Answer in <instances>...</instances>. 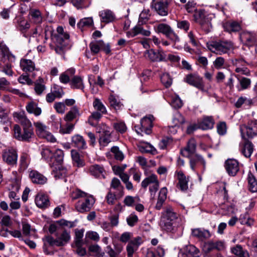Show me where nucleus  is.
Wrapping results in <instances>:
<instances>
[{
    "mask_svg": "<svg viewBox=\"0 0 257 257\" xmlns=\"http://www.w3.org/2000/svg\"><path fill=\"white\" fill-rule=\"evenodd\" d=\"M50 38L55 44V51L63 58L66 51L70 48L69 35L64 32L62 27L59 26L56 31L51 26H47L45 28V39Z\"/></svg>",
    "mask_w": 257,
    "mask_h": 257,
    "instance_id": "1",
    "label": "nucleus"
},
{
    "mask_svg": "<svg viewBox=\"0 0 257 257\" xmlns=\"http://www.w3.org/2000/svg\"><path fill=\"white\" fill-rule=\"evenodd\" d=\"M181 222L179 214L171 207L169 206L163 213L160 224L162 229L174 233L181 225Z\"/></svg>",
    "mask_w": 257,
    "mask_h": 257,
    "instance_id": "2",
    "label": "nucleus"
},
{
    "mask_svg": "<svg viewBox=\"0 0 257 257\" xmlns=\"http://www.w3.org/2000/svg\"><path fill=\"white\" fill-rule=\"evenodd\" d=\"M133 233L130 232L123 233L120 237V241L122 242L129 241L126 246L127 257H133L134 254L137 251L139 246L143 243V240L140 236H137L133 239Z\"/></svg>",
    "mask_w": 257,
    "mask_h": 257,
    "instance_id": "3",
    "label": "nucleus"
},
{
    "mask_svg": "<svg viewBox=\"0 0 257 257\" xmlns=\"http://www.w3.org/2000/svg\"><path fill=\"white\" fill-rule=\"evenodd\" d=\"M193 17L194 21L200 25L203 31L206 33L211 31V21L214 18L213 14L208 13L204 10H199L194 13Z\"/></svg>",
    "mask_w": 257,
    "mask_h": 257,
    "instance_id": "4",
    "label": "nucleus"
},
{
    "mask_svg": "<svg viewBox=\"0 0 257 257\" xmlns=\"http://www.w3.org/2000/svg\"><path fill=\"white\" fill-rule=\"evenodd\" d=\"M93 106L95 111L92 112L89 116L88 123L91 126H95L97 124L98 121L101 118L102 115L106 113L107 110L102 102L97 98L94 100Z\"/></svg>",
    "mask_w": 257,
    "mask_h": 257,
    "instance_id": "5",
    "label": "nucleus"
},
{
    "mask_svg": "<svg viewBox=\"0 0 257 257\" xmlns=\"http://www.w3.org/2000/svg\"><path fill=\"white\" fill-rule=\"evenodd\" d=\"M207 45L209 50L218 55L227 53L233 47L231 42L227 41H212Z\"/></svg>",
    "mask_w": 257,
    "mask_h": 257,
    "instance_id": "6",
    "label": "nucleus"
},
{
    "mask_svg": "<svg viewBox=\"0 0 257 257\" xmlns=\"http://www.w3.org/2000/svg\"><path fill=\"white\" fill-rule=\"evenodd\" d=\"M82 199L75 204L76 210L80 213L89 211L95 203V198L92 195L86 193V195Z\"/></svg>",
    "mask_w": 257,
    "mask_h": 257,
    "instance_id": "7",
    "label": "nucleus"
},
{
    "mask_svg": "<svg viewBox=\"0 0 257 257\" xmlns=\"http://www.w3.org/2000/svg\"><path fill=\"white\" fill-rule=\"evenodd\" d=\"M154 117L152 115H149L144 117L141 121V124L135 126V130L138 134L143 136V133L149 135L151 133V128L153 126V122Z\"/></svg>",
    "mask_w": 257,
    "mask_h": 257,
    "instance_id": "8",
    "label": "nucleus"
},
{
    "mask_svg": "<svg viewBox=\"0 0 257 257\" xmlns=\"http://www.w3.org/2000/svg\"><path fill=\"white\" fill-rule=\"evenodd\" d=\"M156 32L166 36L167 38L172 41L175 44L180 41L179 37L168 24L164 23L158 24L156 27Z\"/></svg>",
    "mask_w": 257,
    "mask_h": 257,
    "instance_id": "9",
    "label": "nucleus"
},
{
    "mask_svg": "<svg viewBox=\"0 0 257 257\" xmlns=\"http://www.w3.org/2000/svg\"><path fill=\"white\" fill-rule=\"evenodd\" d=\"M34 125L36 127V133L40 138H44L51 143L56 141V139L49 132L48 127L43 123L37 121L34 122Z\"/></svg>",
    "mask_w": 257,
    "mask_h": 257,
    "instance_id": "10",
    "label": "nucleus"
},
{
    "mask_svg": "<svg viewBox=\"0 0 257 257\" xmlns=\"http://www.w3.org/2000/svg\"><path fill=\"white\" fill-rule=\"evenodd\" d=\"M214 123V120L211 116H206L197 124H194L189 126L187 132L188 134H190L199 128L203 130L211 129L213 127Z\"/></svg>",
    "mask_w": 257,
    "mask_h": 257,
    "instance_id": "11",
    "label": "nucleus"
},
{
    "mask_svg": "<svg viewBox=\"0 0 257 257\" xmlns=\"http://www.w3.org/2000/svg\"><path fill=\"white\" fill-rule=\"evenodd\" d=\"M14 137L18 140L21 141H28L33 136L32 127H24L22 132L20 126L15 124L14 126Z\"/></svg>",
    "mask_w": 257,
    "mask_h": 257,
    "instance_id": "12",
    "label": "nucleus"
},
{
    "mask_svg": "<svg viewBox=\"0 0 257 257\" xmlns=\"http://www.w3.org/2000/svg\"><path fill=\"white\" fill-rule=\"evenodd\" d=\"M145 55L152 62H166L167 61L165 52L160 47L156 51L153 49L147 50Z\"/></svg>",
    "mask_w": 257,
    "mask_h": 257,
    "instance_id": "13",
    "label": "nucleus"
},
{
    "mask_svg": "<svg viewBox=\"0 0 257 257\" xmlns=\"http://www.w3.org/2000/svg\"><path fill=\"white\" fill-rule=\"evenodd\" d=\"M2 157L3 161L8 165L13 166L17 164L18 153L14 148L4 149L2 152Z\"/></svg>",
    "mask_w": 257,
    "mask_h": 257,
    "instance_id": "14",
    "label": "nucleus"
},
{
    "mask_svg": "<svg viewBox=\"0 0 257 257\" xmlns=\"http://www.w3.org/2000/svg\"><path fill=\"white\" fill-rule=\"evenodd\" d=\"M169 4V0H153L151 7L159 15L166 16L168 14Z\"/></svg>",
    "mask_w": 257,
    "mask_h": 257,
    "instance_id": "15",
    "label": "nucleus"
},
{
    "mask_svg": "<svg viewBox=\"0 0 257 257\" xmlns=\"http://www.w3.org/2000/svg\"><path fill=\"white\" fill-rule=\"evenodd\" d=\"M240 131L242 137H244L245 134L249 138H252L257 136V121L251 120L247 125H241Z\"/></svg>",
    "mask_w": 257,
    "mask_h": 257,
    "instance_id": "16",
    "label": "nucleus"
},
{
    "mask_svg": "<svg viewBox=\"0 0 257 257\" xmlns=\"http://www.w3.org/2000/svg\"><path fill=\"white\" fill-rule=\"evenodd\" d=\"M185 81L189 84L199 89L203 90L204 87L202 78L196 74H190L184 78Z\"/></svg>",
    "mask_w": 257,
    "mask_h": 257,
    "instance_id": "17",
    "label": "nucleus"
},
{
    "mask_svg": "<svg viewBox=\"0 0 257 257\" xmlns=\"http://www.w3.org/2000/svg\"><path fill=\"white\" fill-rule=\"evenodd\" d=\"M50 165L52 168V174L56 179L63 178L67 176V169L62 164H55L52 163L50 164Z\"/></svg>",
    "mask_w": 257,
    "mask_h": 257,
    "instance_id": "18",
    "label": "nucleus"
},
{
    "mask_svg": "<svg viewBox=\"0 0 257 257\" xmlns=\"http://www.w3.org/2000/svg\"><path fill=\"white\" fill-rule=\"evenodd\" d=\"M199 250L193 245L186 246L178 253V257H200Z\"/></svg>",
    "mask_w": 257,
    "mask_h": 257,
    "instance_id": "19",
    "label": "nucleus"
},
{
    "mask_svg": "<svg viewBox=\"0 0 257 257\" xmlns=\"http://www.w3.org/2000/svg\"><path fill=\"white\" fill-rule=\"evenodd\" d=\"M224 167L228 174L231 176H234L239 170V163L235 159H227L225 162Z\"/></svg>",
    "mask_w": 257,
    "mask_h": 257,
    "instance_id": "20",
    "label": "nucleus"
},
{
    "mask_svg": "<svg viewBox=\"0 0 257 257\" xmlns=\"http://www.w3.org/2000/svg\"><path fill=\"white\" fill-rule=\"evenodd\" d=\"M88 172L90 175L96 178H105V170L102 165L94 164L88 168Z\"/></svg>",
    "mask_w": 257,
    "mask_h": 257,
    "instance_id": "21",
    "label": "nucleus"
},
{
    "mask_svg": "<svg viewBox=\"0 0 257 257\" xmlns=\"http://www.w3.org/2000/svg\"><path fill=\"white\" fill-rule=\"evenodd\" d=\"M196 149V143L194 139H190L186 147L181 150V154L185 157H190L194 155Z\"/></svg>",
    "mask_w": 257,
    "mask_h": 257,
    "instance_id": "22",
    "label": "nucleus"
},
{
    "mask_svg": "<svg viewBox=\"0 0 257 257\" xmlns=\"http://www.w3.org/2000/svg\"><path fill=\"white\" fill-rule=\"evenodd\" d=\"M99 16L100 19V22L104 24L112 22L115 19L113 12L108 9L100 11L99 12Z\"/></svg>",
    "mask_w": 257,
    "mask_h": 257,
    "instance_id": "23",
    "label": "nucleus"
},
{
    "mask_svg": "<svg viewBox=\"0 0 257 257\" xmlns=\"http://www.w3.org/2000/svg\"><path fill=\"white\" fill-rule=\"evenodd\" d=\"M191 235L199 240L208 239L211 236L210 232L206 229L201 228L191 229Z\"/></svg>",
    "mask_w": 257,
    "mask_h": 257,
    "instance_id": "24",
    "label": "nucleus"
},
{
    "mask_svg": "<svg viewBox=\"0 0 257 257\" xmlns=\"http://www.w3.org/2000/svg\"><path fill=\"white\" fill-rule=\"evenodd\" d=\"M29 177L32 182L35 184L43 185L47 181L46 177L36 170H32L30 172Z\"/></svg>",
    "mask_w": 257,
    "mask_h": 257,
    "instance_id": "25",
    "label": "nucleus"
},
{
    "mask_svg": "<svg viewBox=\"0 0 257 257\" xmlns=\"http://www.w3.org/2000/svg\"><path fill=\"white\" fill-rule=\"evenodd\" d=\"M190 165L192 170H195L200 165L205 166V161L202 156L198 154H194L190 156Z\"/></svg>",
    "mask_w": 257,
    "mask_h": 257,
    "instance_id": "26",
    "label": "nucleus"
},
{
    "mask_svg": "<svg viewBox=\"0 0 257 257\" xmlns=\"http://www.w3.org/2000/svg\"><path fill=\"white\" fill-rule=\"evenodd\" d=\"M233 64L235 66V72L241 74L249 76L250 72L247 68L245 67V62L242 60H235Z\"/></svg>",
    "mask_w": 257,
    "mask_h": 257,
    "instance_id": "27",
    "label": "nucleus"
},
{
    "mask_svg": "<svg viewBox=\"0 0 257 257\" xmlns=\"http://www.w3.org/2000/svg\"><path fill=\"white\" fill-rule=\"evenodd\" d=\"M35 203L40 208H47L50 205L48 196L42 193H38L35 197Z\"/></svg>",
    "mask_w": 257,
    "mask_h": 257,
    "instance_id": "28",
    "label": "nucleus"
},
{
    "mask_svg": "<svg viewBox=\"0 0 257 257\" xmlns=\"http://www.w3.org/2000/svg\"><path fill=\"white\" fill-rule=\"evenodd\" d=\"M13 115L17 119V121L23 125V128L32 127L31 121L27 117L24 112H15Z\"/></svg>",
    "mask_w": 257,
    "mask_h": 257,
    "instance_id": "29",
    "label": "nucleus"
},
{
    "mask_svg": "<svg viewBox=\"0 0 257 257\" xmlns=\"http://www.w3.org/2000/svg\"><path fill=\"white\" fill-rule=\"evenodd\" d=\"M13 115L17 119V121L23 125V128L32 127L31 121L27 117L24 112H15Z\"/></svg>",
    "mask_w": 257,
    "mask_h": 257,
    "instance_id": "30",
    "label": "nucleus"
},
{
    "mask_svg": "<svg viewBox=\"0 0 257 257\" xmlns=\"http://www.w3.org/2000/svg\"><path fill=\"white\" fill-rule=\"evenodd\" d=\"M232 257H249L248 251L242 247L241 245L237 244L230 248Z\"/></svg>",
    "mask_w": 257,
    "mask_h": 257,
    "instance_id": "31",
    "label": "nucleus"
},
{
    "mask_svg": "<svg viewBox=\"0 0 257 257\" xmlns=\"http://www.w3.org/2000/svg\"><path fill=\"white\" fill-rule=\"evenodd\" d=\"M0 52L3 57L7 58L10 62L15 61V56L10 52L9 48L3 41L0 43Z\"/></svg>",
    "mask_w": 257,
    "mask_h": 257,
    "instance_id": "32",
    "label": "nucleus"
},
{
    "mask_svg": "<svg viewBox=\"0 0 257 257\" xmlns=\"http://www.w3.org/2000/svg\"><path fill=\"white\" fill-rule=\"evenodd\" d=\"M114 189L115 190V192L117 193L118 197H122L124 195V188L121 184L119 180L116 178H113L110 183V189Z\"/></svg>",
    "mask_w": 257,
    "mask_h": 257,
    "instance_id": "33",
    "label": "nucleus"
},
{
    "mask_svg": "<svg viewBox=\"0 0 257 257\" xmlns=\"http://www.w3.org/2000/svg\"><path fill=\"white\" fill-rule=\"evenodd\" d=\"M20 67L26 72H32L35 69V63L30 59L23 58L20 60Z\"/></svg>",
    "mask_w": 257,
    "mask_h": 257,
    "instance_id": "34",
    "label": "nucleus"
},
{
    "mask_svg": "<svg viewBox=\"0 0 257 257\" xmlns=\"http://www.w3.org/2000/svg\"><path fill=\"white\" fill-rule=\"evenodd\" d=\"M70 86L72 89L83 90L85 86L83 78L80 76H74L70 81Z\"/></svg>",
    "mask_w": 257,
    "mask_h": 257,
    "instance_id": "35",
    "label": "nucleus"
},
{
    "mask_svg": "<svg viewBox=\"0 0 257 257\" xmlns=\"http://www.w3.org/2000/svg\"><path fill=\"white\" fill-rule=\"evenodd\" d=\"M240 38L243 43L248 46L253 45L255 41L254 34L248 32L242 33L240 35Z\"/></svg>",
    "mask_w": 257,
    "mask_h": 257,
    "instance_id": "36",
    "label": "nucleus"
},
{
    "mask_svg": "<svg viewBox=\"0 0 257 257\" xmlns=\"http://www.w3.org/2000/svg\"><path fill=\"white\" fill-rule=\"evenodd\" d=\"M30 21L36 24H41L43 20L41 12L37 9H32L29 12Z\"/></svg>",
    "mask_w": 257,
    "mask_h": 257,
    "instance_id": "37",
    "label": "nucleus"
},
{
    "mask_svg": "<svg viewBox=\"0 0 257 257\" xmlns=\"http://www.w3.org/2000/svg\"><path fill=\"white\" fill-rule=\"evenodd\" d=\"M168 190L166 187H163L160 190L155 208L157 210H160L165 202Z\"/></svg>",
    "mask_w": 257,
    "mask_h": 257,
    "instance_id": "38",
    "label": "nucleus"
},
{
    "mask_svg": "<svg viewBox=\"0 0 257 257\" xmlns=\"http://www.w3.org/2000/svg\"><path fill=\"white\" fill-rule=\"evenodd\" d=\"M72 143L75 147L79 149H85L87 148L85 140L79 135H75L72 137Z\"/></svg>",
    "mask_w": 257,
    "mask_h": 257,
    "instance_id": "39",
    "label": "nucleus"
},
{
    "mask_svg": "<svg viewBox=\"0 0 257 257\" xmlns=\"http://www.w3.org/2000/svg\"><path fill=\"white\" fill-rule=\"evenodd\" d=\"M241 153L246 158L251 156L253 151V146L252 144L246 141L240 146Z\"/></svg>",
    "mask_w": 257,
    "mask_h": 257,
    "instance_id": "40",
    "label": "nucleus"
},
{
    "mask_svg": "<svg viewBox=\"0 0 257 257\" xmlns=\"http://www.w3.org/2000/svg\"><path fill=\"white\" fill-rule=\"evenodd\" d=\"M235 76L237 78L239 84V86L238 87V91L245 90L248 89L250 87L251 83L250 79L236 75Z\"/></svg>",
    "mask_w": 257,
    "mask_h": 257,
    "instance_id": "41",
    "label": "nucleus"
},
{
    "mask_svg": "<svg viewBox=\"0 0 257 257\" xmlns=\"http://www.w3.org/2000/svg\"><path fill=\"white\" fill-rule=\"evenodd\" d=\"M70 239V232L64 230L59 236L56 238V246H62L66 244Z\"/></svg>",
    "mask_w": 257,
    "mask_h": 257,
    "instance_id": "42",
    "label": "nucleus"
},
{
    "mask_svg": "<svg viewBox=\"0 0 257 257\" xmlns=\"http://www.w3.org/2000/svg\"><path fill=\"white\" fill-rule=\"evenodd\" d=\"M177 178L178 180V185L182 191H186L188 189V178H187L183 172H178Z\"/></svg>",
    "mask_w": 257,
    "mask_h": 257,
    "instance_id": "43",
    "label": "nucleus"
},
{
    "mask_svg": "<svg viewBox=\"0 0 257 257\" xmlns=\"http://www.w3.org/2000/svg\"><path fill=\"white\" fill-rule=\"evenodd\" d=\"M27 111L29 113H33L35 116H39L42 113L41 108L38 106V104L34 101L28 102L26 106Z\"/></svg>",
    "mask_w": 257,
    "mask_h": 257,
    "instance_id": "44",
    "label": "nucleus"
},
{
    "mask_svg": "<svg viewBox=\"0 0 257 257\" xmlns=\"http://www.w3.org/2000/svg\"><path fill=\"white\" fill-rule=\"evenodd\" d=\"M79 110L77 106H73L66 114L64 119L66 121H71L80 115Z\"/></svg>",
    "mask_w": 257,
    "mask_h": 257,
    "instance_id": "45",
    "label": "nucleus"
},
{
    "mask_svg": "<svg viewBox=\"0 0 257 257\" xmlns=\"http://www.w3.org/2000/svg\"><path fill=\"white\" fill-rule=\"evenodd\" d=\"M247 179L248 190L252 193L257 192V180L255 176L251 172H249Z\"/></svg>",
    "mask_w": 257,
    "mask_h": 257,
    "instance_id": "46",
    "label": "nucleus"
},
{
    "mask_svg": "<svg viewBox=\"0 0 257 257\" xmlns=\"http://www.w3.org/2000/svg\"><path fill=\"white\" fill-rule=\"evenodd\" d=\"M223 27L225 31L229 33L239 31L241 29L240 24L235 21H229L225 23L223 25Z\"/></svg>",
    "mask_w": 257,
    "mask_h": 257,
    "instance_id": "47",
    "label": "nucleus"
},
{
    "mask_svg": "<svg viewBox=\"0 0 257 257\" xmlns=\"http://www.w3.org/2000/svg\"><path fill=\"white\" fill-rule=\"evenodd\" d=\"M158 180L157 176L155 174H152L143 180L141 186L143 188L146 189L148 186L150 187Z\"/></svg>",
    "mask_w": 257,
    "mask_h": 257,
    "instance_id": "48",
    "label": "nucleus"
},
{
    "mask_svg": "<svg viewBox=\"0 0 257 257\" xmlns=\"http://www.w3.org/2000/svg\"><path fill=\"white\" fill-rule=\"evenodd\" d=\"M71 157L74 165L78 167L84 166V162L80 158L79 153L75 150H72L71 152Z\"/></svg>",
    "mask_w": 257,
    "mask_h": 257,
    "instance_id": "49",
    "label": "nucleus"
},
{
    "mask_svg": "<svg viewBox=\"0 0 257 257\" xmlns=\"http://www.w3.org/2000/svg\"><path fill=\"white\" fill-rule=\"evenodd\" d=\"M239 221L241 224L246 225L248 226L252 225L254 222V220L249 216L247 213L241 214Z\"/></svg>",
    "mask_w": 257,
    "mask_h": 257,
    "instance_id": "50",
    "label": "nucleus"
},
{
    "mask_svg": "<svg viewBox=\"0 0 257 257\" xmlns=\"http://www.w3.org/2000/svg\"><path fill=\"white\" fill-rule=\"evenodd\" d=\"M121 197L117 196V193L113 192L111 189H109L105 197V199L109 205H113L114 203L115 200L119 199Z\"/></svg>",
    "mask_w": 257,
    "mask_h": 257,
    "instance_id": "51",
    "label": "nucleus"
},
{
    "mask_svg": "<svg viewBox=\"0 0 257 257\" xmlns=\"http://www.w3.org/2000/svg\"><path fill=\"white\" fill-rule=\"evenodd\" d=\"M108 99L110 106L115 110L120 109L122 106V103L118 100L116 96L113 94L110 95Z\"/></svg>",
    "mask_w": 257,
    "mask_h": 257,
    "instance_id": "52",
    "label": "nucleus"
},
{
    "mask_svg": "<svg viewBox=\"0 0 257 257\" xmlns=\"http://www.w3.org/2000/svg\"><path fill=\"white\" fill-rule=\"evenodd\" d=\"M30 162L29 156L26 153H23L20 158V166L22 170H25Z\"/></svg>",
    "mask_w": 257,
    "mask_h": 257,
    "instance_id": "53",
    "label": "nucleus"
},
{
    "mask_svg": "<svg viewBox=\"0 0 257 257\" xmlns=\"http://www.w3.org/2000/svg\"><path fill=\"white\" fill-rule=\"evenodd\" d=\"M110 136V132L100 135L99 139L100 145L102 147L106 146L111 142Z\"/></svg>",
    "mask_w": 257,
    "mask_h": 257,
    "instance_id": "54",
    "label": "nucleus"
},
{
    "mask_svg": "<svg viewBox=\"0 0 257 257\" xmlns=\"http://www.w3.org/2000/svg\"><path fill=\"white\" fill-rule=\"evenodd\" d=\"M53 157L55 159V164H62L64 160V153L61 149H57L53 154Z\"/></svg>",
    "mask_w": 257,
    "mask_h": 257,
    "instance_id": "55",
    "label": "nucleus"
},
{
    "mask_svg": "<svg viewBox=\"0 0 257 257\" xmlns=\"http://www.w3.org/2000/svg\"><path fill=\"white\" fill-rule=\"evenodd\" d=\"M74 6L77 9L86 8L90 4V0H71Z\"/></svg>",
    "mask_w": 257,
    "mask_h": 257,
    "instance_id": "56",
    "label": "nucleus"
},
{
    "mask_svg": "<svg viewBox=\"0 0 257 257\" xmlns=\"http://www.w3.org/2000/svg\"><path fill=\"white\" fill-rule=\"evenodd\" d=\"M52 92L57 97V98H61L65 95L63 87L57 84L53 85Z\"/></svg>",
    "mask_w": 257,
    "mask_h": 257,
    "instance_id": "57",
    "label": "nucleus"
},
{
    "mask_svg": "<svg viewBox=\"0 0 257 257\" xmlns=\"http://www.w3.org/2000/svg\"><path fill=\"white\" fill-rule=\"evenodd\" d=\"M101 44H102V40L96 41L90 43L89 47L93 54H96L99 52L101 49Z\"/></svg>",
    "mask_w": 257,
    "mask_h": 257,
    "instance_id": "58",
    "label": "nucleus"
},
{
    "mask_svg": "<svg viewBox=\"0 0 257 257\" xmlns=\"http://www.w3.org/2000/svg\"><path fill=\"white\" fill-rule=\"evenodd\" d=\"M172 121L175 126H179L185 122V118L180 113L176 112L174 115Z\"/></svg>",
    "mask_w": 257,
    "mask_h": 257,
    "instance_id": "59",
    "label": "nucleus"
},
{
    "mask_svg": "<svg viewBox=\"0 0 257 257\" xmlns=\"http://www.w3.org/2000/svg\"><path fill=\"white\" fill-rule=\"evenodd\" d=\"M93 21L92 18H85L81 19L77 24V27L82 29L84 27H89L93 24Z\"/></svg>",
    "mask_w": 257,
    "mask_h": 257,
    "instance_id": "60",
    "label": "nucleus"
},
{
    "mask_svg": "<svg viewBox=\"0 0 257 257\" xmlns=\"http://www.w3.org/2000/svg\"><path fill=\"white\" fill-rule=\"evenodd\" d=\"M114 129L121 134L126 132L127 127L125 123L123 121H117L113 123V124Z\"/></svg>",
    "mask_w": 257,
    "mask_h": 257,
    "instance_id": "61",
    "label": "nucleus"
},
{
    "mask_svg": "<svg viewBox=\"0 0 257 257\" xmlns=\"http://www.w3.org/2000/svg\"><path fill=\"white\" fill-rule=\"evenodd\" d=\"M126 220L128 226L133 227L138 222L139 218L137 215L133 213L126 218Z\"/></svg>",
    "mask_w": 257,
    "mask_h": 257,
    "instance_id": "62",
    "label": "nucleus"
},
{
    "mask_svg": "<svg viewBox=\"0 0 257 257\" xmlns=\"http://www.w3.org/2000/svg\"><path fill=\"white\" fill-rule=\"evenodd\" d=\"M161 80L166 87H170L172 83V79L168 73H164L161 77Z\"/></svg>",
    "mask_w": 257,
    "mask_h": 257,
    "instance_id": "63",
    "label": "nucleus"
},
{
    "mask_svg": "<svg viewBox=\"0 0 257 257\" xmlns=\"http://www.w3.org/2000/svg\"><path fill=\"white\" fill-rule=\"evenodd\" d=\"M42 157L48 161L51 160L53 158V154L51 150L48 148H43L41 151Z\"/></svg>",
    "mask_w": 257,
    "mask_h": 257,
    "instance_id": "64",
    "label": "nucleus"
}]
</instances>
